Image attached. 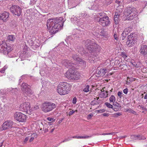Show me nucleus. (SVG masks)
<instances>
[{"label":"nucleus","mask_w":147,"mask_h":147,"mask_svg":"<svg viewBox=\"0 0 147 147\" xmlns=\"http://www.w3.org/2000/svg\"><path fill=\"white\" fill-rule=\"evenodd\" d=\"M119 67L123 69H125L124 68L127 67V65L125 64H121L119 66Z\"/></svg>","instance_id":"a18cd8bd"},{"label":"nucleus","mask_w":147,"mask_h":147,"mask_svg":"<svg viewBox=\"0 0 147 147\" xmlns=\"http://www.w3.org/2000/svg\"><path fill=\"white\" fill-rule=\"evenodd\" d=\"M120 15L118 14L117 12L115 13V15H114V18H119Z\"/></svg>","instance_id":"8fccbe9b"},{"label":"nucleus","mask_w":147,"mask_h":147,"mask_svg":"<svg viewBox=\"0 0 147 147\" xmlns=\"http://www.w3.org/2000/svg\"><path fill=\"white\" fill-rule=\"evenodd\" d=\"M36 1V0H31L30 3L31 4H34Z\"/></svg>","instance_id":"13d9d810"},{"label":"nucleus","mask_w":147,"mask_h":147,"mask_svg":"<svg viewBox=\"0 0 147 147\" xmlns=\"http://www.w3.org/2000/svg\"><path fill=\"white\" fill-rule=\"evenodd\" d=\"M13 50L12 47L9 45H7L5 43H3L0 45V52L5 55H7Z\"/></svg>","instance_id":"6e6552de"},{"label":"nucleus","mask_w":147,"mask_h":147,"mask_svg":"<svg viewBox=\"0 0 147 147\" xmlns=\"http://www.w3.org/2000/svg\"><path fill=\"white\" fill-rule=\"evenodd\" d=\"M126 37H125V36H121V38L122 40H124L125 38Z\"/></svg>","instance_id":"0e129e2a"},{"label":"nucleus","mask_w":147,"mask_h":147,"mask_svg":"<svg viewBox=\"0 0 147 147\" xmlns=\"http://www.w3.org/2000/svg\"><path fill=\"white\" fill-rule=\"evenodd\" d=\"M34 139V138L31 137V138H30V140H29L30 142H32V141H33V140Z\"/></svg>","instance_id":"774afa93"},{"label":"nucleus","mask_w":147,"mask_h":147,"mask_svg":"<svg viewBox=\"0 0 147 147\" xmlns=\"http://www.w3.org/2000/svg\"><path fill=\"white\" fill-rule=\"evenodd\" d=\"M139 52L144 56L147 55V45H141Z\"/></svg>","instance_id":"a211bd4d"},{"label":"nucleus","mask_w":147,"mask_h":147,"mask_svg":"<svg viewBox=\"0 0 147 147\" xmlns=\"http://www.w3.org/2000/svg\"><path fill=\"white\" fill-rule=\"evenodd\" d=\"M86 13L85 12H83L81 13H80L79 14V18L80 19H81L82 17H85L86 16Z\"/></svg>","instance_id":"473e14b6"},{"label":"nucleus","mask_w":147,"mask_h":147,"mask_svg":"<svg viewBox=\"0 0 147 147\" xmlns=\"http://www.w3.org/2000/svg\"><path fill=\"white\" fill-rule=\"evenodd\" d=\"M128 92V90L127 88H126L123 90V92L125 94H127Z\"/></svg>","instance_id":"864d4df0"},{"label":"nucleus","mask_w":147,"mask_h":147,"mask_svg":"<svg viewBox=\"0 0 147 147\" xmlns=\"http://www.w3.org/2000/svg\"><path fill=\"white\" fill-rule=\"evenodd\" d=\"M107 16L105 13L103 12H101L98 13L96 15V17L98 18L97 20L98 22L100 20L104 19L106 16Z\"/></svg>","instance_id":"aec40b11"},{"label":"nucleus","mask_w":147,"mask_h":147,"mask_svg":"<svg viewBox=\"0 0 147 147\" xmlns=\"http://www.w3.org/2000/svg\"><path fill=\"white\" fill-rule=\"evenodd\" d=\"M133 80H134L133 78H130L128 77L127 78V82L126 83L127 84H130L131 83V82Z\"/></svg>","instance_id":"2f4dec72"},{"label":"nucleus","mask_w":147,"mask_h":147,"mask_svg":"<svg viewBox=\"0 0 147 147\" xmlns=\"http://www.w3.org/2000/svg\"><path fill=\"white\" fill-rule=\"evenodd\" d=\"M42 84V86L43 87H47L50 85V83L49 82L45 80H43Z\"/></svg>","instance_id":"a878e982"},{"label":"nucleus","mask_w":147,"mask_h":147,"mask_svg":"<svg viewBox=\"0 0 147 147\" xmlns=\"http://www.w3.org/2000/svg\"><path fill=\"white\" fill-rule=\"evenodd\" d=\"M136 34L135 33H131L128 36L127 41L126 42V45L129 47H132L136 43Z\"/></svg>","instance_id":"423d86ee"},{"label":"nucleus","mask_w":147,"mask_h":147,"mask_svg":"<svg viewBox=\"0 0 147 147\" xmlns=\"http://www.w3.org/2000/svg\"><path fill=\"white\" fill-rule=\"evenodd\" d=\"M9 13L6 11H4L0 15V20H2L4 22H6L8 20Z\"/></svg>","instance_id":"f3484780"},{"label":"nucleus","mask_w":147,"mask_h":147,"mask_svg":"<svg viewBox=\"0 0 147 147\" xmlns=\"http://www.w3.org/2000/svg\"><path fill=\"white\" fill-rule=\"evenodd\" d=\"M47 119L49 121H51L52 122H54L55 121V119H54L53 118H51L50 117H48L47 118Z\"/></svg>","instance_id":"c03bdc74"},{"label":"nucleus","mask_w":147,"mask_h":147,"mask_svg":"<svg viewBox=\"0 0 147 147\" xmlns=\"http://www.w3.org/2000/svg\"><path fill=\"white\" fill-rule=\"evenodd\" d=\"M85 46L89 52L91 53L92 56L96 57L99 54L101 47L96 44L94 40H87L85 42Z\"/></svg>","instance_id":"f03ea898"},{"label":"nucleus","mask_w":147,"mask_h":147,"mask_svg":"<svg viewBox=\"0 0 147 147\" xmlns=\"http://www.w3.org/2000/svg\"><path fill=\"white\" fill-rule=\"evenodd\" d=\"M9 10L14 15L19 16L21 14L22 9L18 5H13L10 8Z\"/></svg>","instance_id":"1a4fd4ad"},{"label":"nucleus","mask_w":147,"mask_h":147,"mask_svg":"<svg viewBox=\"0 0 147 147\" xmlns=\"http://www.w3.org/2000/svg\"><path fill=\"white\" fill-rule=\"evenodd\" d=\"M99 24L103 26H108L110 24V21L108 17L107 16L102 20L98 22Z\"/></svg>","instance_id":"2eb2a0df"},{"label":"nucleus","mask_w":147,"mask_h":147,"mask_svg":"<svg viewBox=\"0 0 147 147\" xmlns=\"http://www.w3.org/2000/svg\"><path fill=\"white\" fill-rule=\"evenodd\" d=\"M127 35H128V34H127V33L123 31L121 34V36H125V37H126Z\"/></svg>","instance_id":"bf43d9fd"},{"label":"nucleus","mask_w":147,"mask_h":147,"mask_svg":"<svg viewBox=\"0 0 147 147\" xmlns=\"http://www.w3.org/2000/svg\"><path fill=\"white\" fill-rule=\"evenodd\" d=\"M102 115L103 116L105 117H108L109 115V114L108 113H104Z\"/></svg>","instance_id":"680f3d73"},{"label":"nucleus","mask_w":147,"mask_h":147,"mask_svg":"<svg viewBox=\"0 0 147 147\" xmlns=\"http://www.w3.org/2000/svg\"><path fill=\"white\" fill-rule=\"evenodd\" d=\"M122 94V92L119 91L118 92V96L120 98H121L122 97V96L121 95Z\"/></svg>","instance_id":"603ef678"},{"label":"nucleus","mask_w":147,"mask_h":147,"mask_svg":"<svg viewBox=\"0 0 147 147\" xmlns=\"http://www.w3.org/2000/svg\"><path fill=\"white\" fill-rule=\"evenodd\" d=\"M138 108L141 109H142L144 111H147V109L145 107H144L142 105H139L138 106H137Z\"/></svg>","instance_id":"c85d7f7f"},{"label":"nucleus","mask_w":147,"mask_h":147,"mask_svg":"<svg viewBox=\"0 0 147 147\" xmlns=\"http://www.w3.org/2000/svg\"><path fill=\"white\" fill-rule=\"evenodd\" d=\"M64 21L62 17L48 20L47 26L51 34H55L61 29L63 26Z\"/></svg>","instance_id":"f257e3e1"},{"label":"nucleus","mask_w":147,"mask_h":147,"mask_svg":"<svg viewBox=\"0 0 147 147\" xmlns=\"http://www.w3.org/2000/svg\"><path fill=\"white\" fill-rule=\"evenodd\" d=\"M72 138H74L80 139V136H74Z\"/></svg>","instance_id":"e2e57ef3"},{"label":"nucleus","mask_w":147,"mask_h":147,"mask_svg":"<svg viewBox=\"0 0 147 147\" xmlns=\"http://www.w3.org/2000/svg\"><path fill=\"white\" fill-rule=\"evenodd\" d=\"M28 137L26 138L24 140V142H27V141L28 140Z\"/></svg>","instance_id":"338daca9"},{"label":"nucleus","mask_w":147,"mask_h":147,"mask_svg":"<svg viewBox=\"0 0 147 147\" xmlns=\"http://www.w3.org/2000/svg\"><path fill=\"white\" fill-rule=\"evenodd\" d=\"M93 116V114L92 113L90 114L89 115H88L87 117V119L88 120L91 119L92 117Z\"/></svg>","instance_id":"49530a36"},{"label":"nucleus","mask_w":147,"mask_h":147,"mask_svg":"<svg viewBox=\"0 0 147 147\" xmlns=\"http://www.w3.org/2000/svg\"><path fill=\"white\" fill-rule=\"evenodd\" d=\"M5 91L8 92H11L13 95H15L16 96L18 95L19 94L18 90L17 88H7Z\"/></svg>","instance_id":"6ab92c4d"},{"label":"nucleus","mask_w":147,"mask_h":147,"mask_svg":"<svg viewBox=\"0 0 147 147\" xmlns=\"http://www.w3.org/2000/svg\"><path fill=\"white\" fill-rule=\"evenodd\" d=\"M62 63L63 65L67 68L70 69L75 67V64L72 63L70 60L64 59L62 61Z\"/></svg>","instance_id":"4468645a"},{"label":"nucleus","mask_w":147,"mask_h":147,"mask_svg":"<svg viewBox=\"0 0 147 147\" xmlns=\"http://www.w3.org/2000/svg\"><path fill=\"white\" fill-rule=\"evenodd\" d=\"M101 92L99 95V96L101 98H106L108 96V92L107 91H102L101 90Z\"/></svg>","instance_id":"4be33fe9"},{"label":"nucleus","mask_w":147,"mask_h":147,"mask_svg":"<svg viewBox=\"0 0 147 147\" xmlns=\"http://www.w3.org/2000/svg\"><path fill=\"white\" fill-rule=\"evenodd\" d=\"M115 134V133L114 132L112 133H103L102 134H100V135H113Z\"/></svg>","instance_id":"de8ad7c7"},{"label":"nucleus","mask_w":147,"mask_h":147,"mask_svg":"<svg viewBox=\"0 0 147 147\" xmlns=\"http://www.w3.org/2000/svg\"><path fill=\"white\" fill-rule=\"evenodd\" d=\"M77 102V98L76 97H74L73 99L72 102L73 104H76Z\"/></svg>","instance_id":"09e8293b"},{"label":"nucleus","mask_w":147,"mask_h":147,"mask_svg":"<svg viewBox=\"0 0 147 147\" xmlns=\"http://www.w3.org/2000/svg\"><path fill=\"white\" fill-rule=\"evenodd\" d=\"M138 138L139 140H143L146 139V138L142 135H138Z\"/></svg>","instance_id":"7c9ffc66"},{"label":"nucleus","mask_w":147,"mask_h":147,"mask_svg":"<svg viewBox=\"0 0 147 147\" xmlns=\"http://www.w3.org/2000/svg\"><path fill=\"white\" fill-rule=\"evenodd\" d=\"M107 72V70L103 68H101L99 71L98 73V75L100 76H104Z\"/></svg>","instance_id":"393cba45"},{"label":"nucleus","mask_w":147,"mask_h":147,"mask_svg":"<svg viewBox=\"0 0 147 147\" xmlns=\"http://www.w3.org/2000/svg\"><path fill=\"white\" fill-rule=\"evenodd\" d=\"M6 69L4 67L3 68L1 69L0 70V72L1 73H4Z\"/></svg>","instance_id":"6e6d98bb"},{"label":"nucleus","mask_w":147,"mask_h":147,"mask_svg":"<svg viewBox=\"0 0 147 147\" xmlns=\"http://www.w3.org/2000/svg\"><path fill=\"white\" fill-rule=\"evenodd\" d=\"M121 56L123 58H126L127 57V54L124 52H122L121 53Z\"/></svg>","instance_id":"58836bf2"},{"label":"nucleus","mask_w":147,"mask_h":147,"mask_svg":"<svg viewBox=\"0 0 147 147\" xmlns=\"http://www.w3.org/2000/svg\"><path fill=\"white\" fill-rule=\"evenodd\" d=\"M90 86L88 85L86 86L85 88L83 89V91L85 92H87L89 91Z\"/></svg>","instance_id":"e433bc0d"},{"label":"nucleus","mask_w":147,"mask_h":147,"mask_svg":"<svg viewBox=\"0 0 147 147\" xmlns=\"http://www.w3.org/2000/svg\"><path fill=\"white\" fill-rule=\"evenodd\" d=\"M126 111L127 112L129 111V112L131 113L134 115H137L136 112L132 109H127L126 110Z\"/></svg>","instance_id":"f704fd0d"},{"label":"nucleus","mask_w":147,"mask_h":147,"mask_svg":"<svg viewBox=\"0 0 147 147\" xmlns=\"http://www.w3.org/2000/svg\"><path fill=\"white\" fill-rule=\"evenodd\" d=\"M133 65L136 67H140V64L139 63H136L134 62L132 63Z\"/></svg>","instance_id":"a19ab883"},{"label":"nucleus","mask_w":147,"mask_h":147,"mask_svg":"<svg viewBox=\"0 0 147 147\" xmlns=\"http://www.w3.org/2000/svg\"><path fill=\"white\" fill-rule=\"evenodd\" d=\"M97 1L94 2H89L88 3V6L89 9L96 10L98 8Z\"/></svg>","instance_id":"dca6fc26"},{"label":"nucleus","mask_w":147,"mask_h":147,"mask_svg":"<svg viewBox=\"0 0 147 147\" xmlns=\"http://www.w3.org/2000/svg\"><path fill=\"white\" fill-rule=\"evenodd\" d=\"M138 135H132L131 136V138L132 140H136L138 139Z\"/></svg>","instance_id":"4c0bfd02"},{"label":"nucleus","mask_w":147,"mask_h":147,"mask_svg":"<svg viewBox=\"0 0 147 147\" xmlns=\"http://www.w3.org/2000/svg\"><path fill=\"white\" fill-rule=\"evenodd\" d=\"M56 107V104L51 102L46 101L43 103L41 105L42 111L45 113L52 111Z\"/></svg>","instance_id":"20e7f679"},{"label":"nucleus","mask_w":147,"mask_h":147,"mask_svg":"<svg viewBox=\"0 0 147 147\" xmlns=\"http://www.w3.org/2000/svg\"><path fill=\"white\" fill-rule=\"evenodd\" d=\"M114 20L115 23L117 24H118L119 23V18H114Z\"/></svg>","instance_id":"37998d69"},{"label":"nucleus","mask_w":147,"mask_h":147,"mask_svg":"<svg viewBox=\"0 0 147 147\" xmlns=\"http://www.w3.org/2000/svg\"><path fill=\"white\" fill-rule=\"evenodd\" d=\"M13 123L12 121L10 120L7 121L5 122L2 125V127H0V130H3L9 129L12 127Z\"/></svg>","instance_id":"f8f14e48"},{"label":"nucleus","mask_w":147,"mask_h":147,"mask_svg":"<svg viewBox=\"0 0 147 147\" xmlns=\"http://www.w3.org/2000/svg\"><path fill=\"white\" fill-rule=\"evenodd\" d=\"M105 4L108 5L111 3L113 1V0H105Z\"/></svg>","instance_id":"c9c22d12"},{"label":"nucleus","mask_w":147,"mask_h":147,"mask_svg":"<svg viewBox=\"0 0 147 147\" xmlns=\"http://www.w3.org/2000/svg\"><path fill=\"white\" fill-rule=\"evenodd\" d=\"M0 93L2 95H3L4 94L6 93L5 91V90L3 89H1L0 90Z\"/></svg>","instance_id":"3c124183"},{"label":"nucleus","mask_w":147,"mask_h":147,"mask_svg":"<svg viewBox=\"0 0 147 147\" xmlns=\"http://www.w3.org/2000/svg\"><path fill=\"white\" fill-rule=\"evenodd\" d=\"M32 91L31 89L30 86V87L28 88L25 91H24L23 92V94L25 96L32 94Z\"/></svg>","instance_id":"412c9836"},{"label":"nucleus","mask_w":147,"mask_h":147,"mask_svg":"<svg viewBox=\"0 0 147 147\" xmlns=\"http://www.w3.org/2000/svg\"><path fill=\"white\" fill-rule=\"evenodd\" d=\"M122 114L120 113H115L114 114V117H117L121 115Z\"/></svg>","instance_id":"79ce46f5"},{"label":"nucleus","mask_w":147,"mask_h":147,"mask_svg":"<svg viewBox=\"0 0 147 147\" xmlns=\"http://www.w3.org/2000/svg\"><path fill=\"white\" fill-rule=\"evenodd\" d=\"M113 105L114 106V107H113V110L115 111H117L119 110V108L121 107V105L117 102H115L113 103Z\"/></svg>","instance_id":"5701e85b"},{"label":"nucleus","mask_w":147,"mask_h":147,"mask_svg":"<svg viewBox=\"0 0 147 147\" xmlns=\"http://www.w3.org/2000/svg\"><path fill=\"white\" fill-rule=\"evenodd\" d=\"M14 118L18 121L24 122L26 120V116L20 112H16L14 114Z\"/></svg>","instance_id":"9b49d317"},{"label":"nucleus","mask_w":147,"mask_h":147,"mask_svg":"<svg viewBox=\"0 0 147 147\" xmlns=\"http://www.w3.org/2000/svg\"><path fill=\"white\" fill-rule=\"evenodd\" d=\"M145 93H146V92H144V93L143 94H142L141 96V98H144V94H145Z\"/></svg>","instance_id":"69168bd1"},{"label":"nucleus","mask_w":147,"mask_h":147,"mask_svg":"<svg viewBox=\"0 0 147 147\" xmlns=\"http://www.w3.org/2000/svg\"><path fill=\"white\" fill-rule=\"evenodd\" d=\"M105 104L108 108H111L113 109V105H111L110 103L107 102H106L105 103Z\"/></svg>","instance_id":"72a5a7b5"},{"label":"nucleus","mask_w":147,"mask_h":147,"mask_svg":"<svg viewBox=\"0 0 147 147\" xmlns=\"http://www.w3.org/2000/svg\"><path fill=\"white\" fill-rule=\"evenodd\" d=\"M75 111L74 110H72L71 111H70L69 113V116H70V115H72L74 112H75Z\"/></svg>","instance_id":"5fc2aeb1"},{"label":"nucleus","mask_w":147,"mask_h":147,"mask_svg":"<svg viewBox=\"0 0 147 147\" xmlns=\"http://www.w3.org/2000/svg\"><path fill=\"white\" fill-rule=\"evenodd\" d=\"M70 89V85L65 82H60L57 87V92L61 95L68 94Z\"/></svg>","instance_id":"7ed1b4c3"},{"label":"nucleus","mask_w":147,"mask_h":147,"mask_svg":"<svg viewBox=\"0 0 147 147\" xmlns=\"http://www.w3.org/2000/svg\"><path fill=\"white\" fill-rule=\"evenodd\" d=\"M114 37L115 39L117 40H118V36L116 34H114Z\"/></svg>","instance_id":"052dcab7"},{"label":"nucleus","mask_w":147,"mask_h":147,"mask_svg":"<svg viewBox=\"0 0 147 147\" xmlns=\"http://www.w3.org/2000/svg\"><path fill=\"white\" fill-rule=\"evenodd\" d=\"M75 69V67L69 69L66 73V76L67 78L70 79H74L76 74L74 70Z\"/></svg>","instance_id":"ddd939ff"},{"label":"nucleus","mask_w":147,"mask_h":147,"mask_svg":"<svg viewBox=\"0 0 147 147\" xmlns=\"http://www.w3.org/2000/svg\"><path fill=\"white\" fill-rule=\"evenodd\" d=\"M93 136V135H92L90 136H87V135H86L85 136H80V139H81V138H82V139L88 138H90L91 136Z\"/></svg>","instance_id":"ea45409f"},{"label":"nucleus","mask_w":147,"mask_h":147,"mask_svg":"<svg viewBox=\"0 0 147 147\" xmlns=\"http://www.w3.org/2000/svg\"><path fill=\"white\" fill-rule=\"evenodd\" d=\"M7 39L10 41H13L15 39V36L13 35H9L8 36Z\"/></svg>","instance_id":"bb28decb"},{"label":"nucleus","mask_w":147,"mask_h":147,"mask_svg":"<svg viewBox=\"0 0 147 147\" xmlns=\"http://www.w3.org/2000/svg\"><path fill=\"white\" fill-rule=\"evenodd\" d=\"M127 20H131L137 16L136 9L133 7H128L126 9Z\"/></svg>","instance_id":"39448f33"},{"label":"nucleus","mask_w":147,"mask_h":147,"mask_svg":"<svg viewBox=\"0 0 147 147\" xmlns=\"http://www.w3.org/2000/svg\"><path fill=\"white\" fill-rule=\"evenodd\" d=\"M72 57L74 61H76V63H79L81 65L83 68L86 67V62L83 59L79 58L77 54H72Z\"/></svg>","instance_id":"9d476101"},{"label":"nucleus","mask_w":147,"mask_h":147,"mask_svg":"<svg viewBox=\"0 0 147 147\" xmlns=\"http://www.w3.org/2000/svg\"><path fill=\"white\" fill-rule=\"evenodd\" d=\"M98 112L102 113L105 112V110L104 109H100V110H97Z\"/></svg>","instance_id":"4d7b16f0"},{"label":"nucleus","mask_w":147,"mask_h":147,"mask_svg":"<svg viewBox=\"0 0 147 147\" xmlns=\"http://www.w3.org/2000/svg\"><path fill=\"white\" fill-rule=\"evenodd\" d=\"M115 96L113 95L111 96L109 98V101L110 103L113 102L114 103L115 102Z\"/></svg>","instance_id":"cd10ccee"},{"label":"nucleus","mask_w":147,"mask_h":147,"mask_svg":"<svg viewBox=\"0 0 147 147\" xmlns=\"http://www.w3.org/2000/svg\"><path fill=\"white\" fill-rule=\"evenodd\" d=\"M30 86L26 83H22L21 85V89L22 92H23L24 91H25L28 88L30 87Z\"/></svg>","instance_id":"b1692460"},{"label":"nucleus","mask_w":147,"mask_h":147,"mask_svg":"<svg viewBox=\"0 0 147 147\" xmlns=\"http://www.w3.org/2000/svg\"><path fill=\"white\" fill-rule=\"evenodd\" d=\"M131 30V28L130 27H128L125 29L123 31L128 34V33H129Z\"/></svg>","instance_id":"c756f323"},{"label":"nucleus","mask_w":147,"mask_h":147,"mask_svg":"<svg viewBox=\"0 0 147 147\" xmlns=\"http://www.w3.org/2000/svg\"><path fill=\"white\" fill-rule=\"evenodd\" d=\"M20 111L25 112L29 115L31 114V109L30 108V105L29 102H25L22 103L19 108Z\"/></svg>","instance_id":"0eeeda50"}]
</instances>
